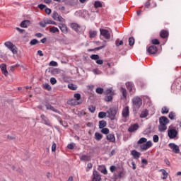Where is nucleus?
<instances>
[{
    "instance_id": "nucleus-58",
    "label": "nucleus",
    "mask_w": 181,
    "mask_h": 181,
    "mask_svg": "<svg viewBox=\"0 0 181 181\" xmlns=\"http://www.w3.org/2000/svg\"><path fill=\"white\" fill-rule=\"evenodd\" d=\"M56 148H57L56 143L54 142L52 146V152H56Z\"/></svg>"
},
{
    "instance_id": "nucleus-40",
    "label": "nucleus",
    "mask_w": 181,
    "mask_h": 181,
    "mask_svg": "<svg viewBox=\"0 0 181 181\" xmlns=\"http://www.w3.org/2000/svg\"><path fill=\"white\" fill-rule=\"evenodd\" d=\"M147 141H148V139H146V138L142 137V138H141V139L137 141V144H145V142H146Z\"/></svg>"
},
{
    "instance_id": "nucleus-32",
    "label": "nucleus",
    "mask_w": 181,
    "mask_h": 181,
    "mask_svg": "<svg viewBox=\"0 0 181 181\" xmlns=\"http://www.w3.org/2000/svg\"><path fill=\"white\" fill-rule=\"evenodd\" d=\"M45 107L47 110H50L51 111H54V112H57V110L49 104L46 105Z\"/></svg>"
},
{
    "instance_id": "nucleus-30",
    "label": "nucleus",
    "mask_w": 181,
    "mask_h": 181,
    "mask_svg": "<svg viewBox=\"0 0 181 181\" xmlns=\"http://www.w3.org/2000/svg\"><path fill=\"white\" fill-rule=\"evenodd\" d=\"M95 36H97V31L95 30L89 31V37H90V39L95 37Z\"/></svg>"
},
{
    "instance_id": "nucleus-24",
    "label": "nucleus",
    "mask_w": 181,
    "mask_h": 181,
    "mask_svg": "<svg viewBox=\"0 0 181 181\" xmlns=\"http://www.w3.org/2000/svg\"><path fill=\"white\" fill-rule=\"evenodd\" d=\"M30 25V21L28 20H25L21 22V28H28Z\"/></svg>"
},
{
    "instance_id": "nucleus-20",
    "label": "nucleus",
    "mask_w": 181,
    "mask_h": 181,
    "mask_svg": "<svg viewBox=\"0 0 181 181\" xmlns=\"http://www.w3.org/2000/svg\"><path fill=\"white\" fill-rule=\"evenodd\" d=\"M148 115H149V111L147 109H144L140 114V118H146Z\"/></svg>"
},
{
    "instance_id": "nucleus-1",
    "label": "nucleus",
    "mask_w": 181,
    "mask_h": 181,
    "mask_svg": "<svg viewBox=\"0 0 181 181\" xmlns=\"http://www.w3.org/2000/svg\"><path fill=\"white\" fill-rule=\"evenodd\" d=\"M169 123V119L165 116H162L159 118L158 129L160 132H163L168 129V124Z\"/></svg>"
},
{
    "instance_id": "nucleus-38",
    "label": "nucleus",
    "mask_w": 181,
    "mask_h": 181,
    "mask_svg": "<svg viewBox=\"0 0 181 181\" xmlns=\"http://www.w3.org/2000/svg\"><path fill=\"white\" fill-rule=\"evenodd\" d=\"M169 112V108L168 107L164 106L161 110L162 114H168Z\"/></svg>"
},
{
    "instance_id": "nucleus-26",
    "label": "nucleus",
    "mask_w": 181,
    "mask_h": 181,
    "mask_svg": "<svg viewBox=\"0 0 181 181\" xmlns=\"http://www.w3.org/2000/svg\"><path fill=\"white\" fill-rule=\"evenodd\" d=\"M168 35H169V33L165 30H161V32L160 33V36L163 39L168 37Z\"/></svg>"
},
{
    "instance_id": "nucleus-8",
    "label": "nucleus",
    "mask_w": 181,
    "mask_h": 181,
    "mask_svg": "<svg viewBox=\"0 0 181 181\" xmlns=\"http://www.w3.org/2000/svg\"><path fill=\"white\" fill-rule=\"evenodd\" d=\"M52 17L54 21H57L58 22H63V21H64V18H63L62 16L59 15L56 11L52 13Z\"/></svg>"
},
{
    "instance_id": "nucleus-35",
    "label": "nucleus",
    "mask_w": 181,
    "mask_h": 181,
    "mask_svg": "<svg viewBox=\"0 0 181 181\" xmlns=\"http://www.w3.org/2000/svg\"><path fill=\"white\" fill-rule=\"evenodd\" d=\"M105 101H106L107 103L112 101V95H107L105 98Z\"/></svg>"
},
{
    "instance_id": "nucleus-10",
    "label": "nucleus",
    "mask_w": 181,
    "mask_h": 181,
    "mask_svg": "<svg viewBox=\"0 0 181 181\" xmlns=\"http://www.w3.org/2000/svg\"><path fill=\"white\" fill-rule=\"evenodd\" d=\"M92 181H101V175L97 170H93Z\"/></svg>"
},
{
    "instance_id": "nucleus-57",
    "label": "nucleus",
    "mask_w": 181,
    "mask_h": 181,
    "mask_svg": "<svg viewBox=\"0 0 181 181\" xmlns=\"http://www.w3.org/2000/svg\"><path fill=\"white\" fill-rule=\"evenodd\" d=\"M45 11L47 15H50V13H52V9L49 8H45Z\"/></svg>"
},
{
    "instance_id": "nucleus-21",
    "label": "nucleus",
    "mask_w": 181,
    "mask_h": 181,
    "mask_svg": "<svg viewBox=\"0 0 181 181\" xmlns=\"http://www.w3.org/2000/svg\"><path fill=\"white\" fill-rule=\"evenodd\" d=\"M106 139L109 141V142H115V136L112 134H107Z\"/></svg>"
},
{
    "instance_id": "nucleus-5",
    "label": "nucleus",
    "mask_w": 181,
    "mask_h": 181,
    "mask_svg": "<svg viewBox=\"0 0 181 181\" xmlns=\"http://www.w3.org/2000/svg\"><path fill=\"white\" fill-rule=\"evenodd\" d=\"M169 148L172 149V152L174 153H180V149L179 148V146L176 145L175 143H170L168 144Z\"/></svg>"
},
{
    "instance_id": "nucleus-54",
    "label": "nucleus",
    "mask_w": 181,
    "mask_h": 181,
    "mask_svg": "<svg viewBox=\"0 0 181 181\" xmlns=\"http://www.w3.org/2000/svg\"><path fill=\"white\" fill-rule=\"evenodd\" d=\"M152 145H153L152 144L151 141H148L146 142V146H147V148L149 149V148H151Z\"/></svg>"
},
{
    "instance_id": "nucleus-39",
    "label": "nucleus",
    "mask_w": 181,
    "mask_h": 181,
    "mask_svg": "<svg viewBox=\"0 0 181 181\" xmlns=\"http://www.w3.org/2000/svg\"><path fill=\"white\" fill-rule=\"evenodd\" d=\"M175 117L176 113H175L174 112H170L168 115V118H170V119H174Z\"/></svg>"
},
{
    "instance_id": "nucleus-52",
    "label": "nucleus",
    "mask_w": 181,
    "mask_h": 181,
    "mask_svg": "<svg viewBox=\"0 0 181 181\" xmlns=\"http://www.w3.org/2000/svg\"><path fill=\"white\" fill-rule=\"evenodd\" d=\"M86 112H84V110H81L79 112H78V117H84V115H86Z\"/></svg>"
},
{
    "instance_id": "nucleus-25",
    "label": "nucleus",
    "mask_w": 181,
    "mask_h": 181,
    "mask_svg": "<svg viewBox=\"0 0 181 181\" xmlns=\"http://www.w3.org/2000/svg\"><path fill=\"white\" fill-rule=\"evenodd\" d=\"M49 32H50V33H59L60 32V30H59L55 26H50L49 27Z\"/></svg>"
},
{
    "instance_id": "nucleus-13",
    "label": "nucleus",
    "mask_w": 181,
    "mask_h": 181,
    "mask_svg": "<svg viewBox=\"0 0 181 181\" xmlns=\"http://www.w3.org/2000/svg\"><path fill=\"white\" fill-rule=\"evenodd\" d=\"M126 87L130 93H135V86H134V83H132V82L126 83Z\"/></svg>"
},
{
    "instance_id": "nucleus-9",
    "label": "nucleus",
    "mask_w": 181,
    "mask_h": 181,
    "mask_svg": "<svg viewBox=\"0 0 181 181\" xmlns=\"http://www.w3.org/2000/svg\"><path fill=\"white\" fill-rule=\"evenodd\" d=\"M58 26L62 33H64L65 35H67V33H69V28H67V25L66 24L59 23Z\"/></svg>"
},
{
    "instance_id": "nucleus-11",
    "label": "nucleus",
    "mask_w": 181,
    "mask_h": 181,
    "mask_svg": "<svg viewBox=\"0 0 181 181\" xmlns=\"http://www.w3.org/2000/svg\"><path fill=\"white\" fill-rule=\"evenodd\" d=\"M122 115L123 118H128L129 117V107L126 106L123 108L122 112Z\"/></svg>"
},
{
    "instance_id": "nucleus-15",
    "label": "nucleus",
    "mask_w": 181,
    "mask_h": 181,
    "mask_svg": "<svg viewBox=\"0 0 181 181\" xmlns=\"http://www.w3.org/2000/svg\"><path fill=\"white\" fill-rule=\"evenodd\" d=\"M40 118L42 121H44V124L45 125H47L48 127H52V123L50 122V120L45 115H41Z\"/></svg>"
},
{
    "instance_id": "nucleus-56",
    "label": "nucleus",
    "mask_w": 181,
    "mask_h": 181,
    "mask_svg": "<svg viewBox=\"0 0 181 181\" xmlns=\"http://www.w3.org/2000/svg\"><path fill=\"white\" fill-rule=\"evenodd\" d=\"M151 43L153 45H159L160 42H159V40L158 39H153L151 40Z\"/></svg>"
},
{
    "instance_id": "nucleus-61",
    "label": "nucleus",
    "mask_w": 181,
    "mask_h": 181,
    "mask_svg": "<svg viewBox=\"0 0 181 181\" xmlns=\"http://www.w3.org/2000/svg\"><path fill=\"white\" fill-rule=\"evenodd\" d=\"M38 8H39V9H41V10L46 9V5H45V4H39L38 5Z\"/></svg>"
},
{
    "instance_id": "nucleus-29",
    "label": "nucleus",
    "mask_w": 181,
    "mask_h": 181,
    "mask_svg": "<svg viewBox=\"0 0 181 181\" xmlns=\"http://www.w3.org/2000/svg\"><path fill=\"white\" fill-rule=\"evenodd\" d=\"M160 172H162V175H163L162 179H163V180H165V179H168V172H166L165 169L160 170Z\"/></svg>"
},
{
    "instance_id": "nucleus-22",
    "label": "nucleus",
    "mask_w": 181,
    "mask_h": 181,
    "mask_svg": "<svg viewBox=\"0 0 181 181\" xmlns=\"http://www.w3.org/2000/svg\"><path fill=\"white\" fill-rule=\"evenodd\" d=\"M81 160H83L84 162H90V160H91V158H90L89 156L87 155H82L80 157Z\"/></svg>"
},
{
    "instance_id": "nucleus-19",
    "label": "nucleus",
    "mask_w": 181,
    "mask_h": 181,
    "mask_svg": "<svg viewBox=\"0 0 181 181\" xmlns=\"http://www.w3.org/2000/svg\"><path fill=\"white\" fill-rule=\"evenodd\" d=\"M131 155H132L134 159H139V158L141 157V153L136 151V150L132 151Z\"/></svg>"
},
{
    "instance_id": "nucleus-17",
    "label": "nucleus",
    "mask_w": 181,
    "mask_h": 181,
    "mask_svg": "<svg viewBox=\"0 0 181 181\" xmlns=\"http://www.w3.org/2000/svg\"><path fill=\"white\" fill-rule=\"evenodd\" d=\"M0 69L2 71V74H4V76H8L9 73L8 72V70L6 69V64H2L0 65Z\"/></svg>"
},
{
    "instance_id": "nucleus-6",
    "label": "nucleus",
    "mask_w": 181,
    "mask_h": 181,
    "mask_svg": "<svg viewBox=\"0 0 181 181\" xmlns=\"http://www.w3.org/2000/svg\"><path fill=\"white\" fill-rule=\"evenodd\" d=\"M168 135L170 139H175L177 136V131L175 129H170L168 130Z\"/></svg>"
},
{
    "instance_id": "nucleus-53",
    "label": "nucleus",
    "mask_w": 181,
    "mask_h": 181,
    "mask_svg": "<svg viewBox=\"0 0 181 181\" xmlns=\"http://www.w3.org/2000/svg\"><path fill=\"white\" fill-rule=\"evenodd\" d=\"M50 83H51V84H52V86H54V84H56V83H57V80H56L55 78L52 77L50 78Z\"/></svg>"
},
{
    "instance_id": "nucleus-42",
    "label": "nucleus",
    "mask_w": 181,
    "mask_h": 181,
    "mask_svg": "<svg viewBox=\"0 0 181 181\" xmlns=\"http://www.w3.org/2000/svg\"><path fill=\"white\" fill-rule=\"evenodd\" d=\"M153 141L155 144L159 142V136L155 134L153 136Z\"/></svg>"
},
{
    "instance_id": "nucleus-18",
    "label": "nucleus",
    "mask_w": 181,
    "mask_h": 181,
    "mask_svg": "<svg viewBox=\"0 0 181 181\" xmlns=\"http://www.w3.org/2000/svg\"><path fill=\"white\" fill-rule=\"evenodd\" d=\"M139 128V126L138 124H134L130 126V127L128 129L129 132H135V131H137Z\"/></svg>"
},
{
    "instance_id": "nucleus-44",
    "label": "nucleus",
    "mask_w": 181,
    "mask_h": 181,
    "mask_svg": "<svg viewBox=\"0 0 181 181\" xmlns=\"http://www.w3.org/2000/svg\"><path fill=\"white\" fill-rule=\"evenodd\" d=\"M88 110H89L90 112L94 113V112H95V106L90 105L88 107Z\"/></svg>"
},
{
    "instance_id": "nucleus-47",
    "label": "nucleus",
    "mask_w": 181,
    "mask_h": 181,
    "mask_svg": "<svg viewBox=\"0 0 181 181\" xmlns=\"http://www.w3.org/2000/svg\"><path fill=\"white\" fill-rule=\"evenodd\" d=\"M90 59L92 60H96L97 61L98 59H100V56L98 54H92L90 56Z\"/></svg>"
},
{
    "instance_id": "nucleus-27",
    "label": "nucleus",
    "mask_w": 181,
    "mask_h": 181,
    "mask_svg": "<svg viewBox=\"0 0 181 181\" xmlns=\"http://www.w3.org/2000/svg\"><path fill=\"white\" fill-rule=\"evenodd\" d=\"M95 43H96L98 46H100L95 48V50H101V49H104V47H105V44H101V42L98 41L95 42Z\"/></svg>"
},
{
    "instance_id": "nucleus-23",
    "label": "nucleus",
    "mask_w": 181,
    "mask_h": 181,
    "mask_svg": "<svg viewBox=\"0 0 181 181\" xmlns=\"http://www.w3.org/2000/svg\"><path fill=\"white\" fill-rule=\"evenodd\" d=\"M121 93L122 94L121 99L122 100H127V89L124 88H121Z\"/></svg>"
},
{
    "instance_id": "nucleus-46",
    "label": "nucleus",
    "mask_w": 181,
    "mask_h": 181,
    "mask_svg": "<svg viewBox=\"0 0 181 181\" xmlns=\"http://www.w3.org/2000/svg\"><path fill=\"white\" fill-rule=\"evenodd\" d=\"M117 169H118V168L115 165H111L110 167V170L112 173H114V172H115V170H117Z\"/></svg>"
},
{
    "instance_id": "nucleus-63",
    "label": "nucleus",
    "mask_w": 181,
    "mask_h": 181,
    "mask_svg": "<svg viewBox=\"0 0 181 181\" xmlns=\"http://www.w3.org/2000/svg\"><path fill=\"white\" fill-rule=\"evenodd\" d=\"M118 177H119V179H121L122 177H124V171H120L118 173Z\"/></svg>"
},
{
    "instance_id": "nucleus-48",
    "label": "nucleus",
    "mask_w": 181,
    "mask_h": 181,
    "mask_svg": "<svg viewBox=\"0 0 181 181\" xmlns=\"http://www.w3.org/2000/svg\"><path fill=\"white\" fill-rule=\"evenodd\" d=\"M39 25L40 26H41V28H46V25H47L46 23V20H44L43 21H40L39 23Z\"/></svg>"
},
{
    "instance_id": "nucleus-64",
    "label": "nucleus",
    "mask_w": 181,
    "mask_h": 181,
    "mask_svg": "<svg viewBox=\"0 0 181 181\" xmlns=\"http://www.w3.org/2000/svg\"><path fill=\"white\" fill-rule=\"evenodd\" d=\"M84 12V11L81 10V11H78L75 13L76 16H80L81 15V13Z\"/></svg>"
},
{
    "instance_id": "nucleus-41",
    "label": "nucleus",
    "mask_w": 181,
    "mask_h": 181,
    "mask_svg": "<svg viewBox=\"0 0 181 181\" xmlns=\"http://www.w3.org/2000/svg\"><path fill=\"white\" fill-rule=\"evenodd\" d=\"M129 46H134V45H135V40L134 39V37L129 38Z\"/></svg>"
},
{
    "instance_id": "nucleus-50",
    "label": "nucleus",
    "mask_w": 181,
    "mask_h": 181,
    "mask_svg": "<svg viewBox=\"0 0 181 181\" xmlns=\"http://www.w3.org/2000/svg\"><path fill=\"white\" fill-rule=\"evenodd\" d=\"M49 66H52V67H57L58 64H57L56 62H54V61H51V62H49Z\"/></svg>"
},
{
    "instance_id": "nucleus-37",
    "label": "nucleus",
    "mask_w": 181,
    "mask_h": 181,
    "mask_svg": "<svg viewBox=\"0 0 181 181\" xmlns=\"http://www.w3.org/2000/svg\"><path fill=\"white\" fill-rule=\"evenodd\" d=\"M95 8H103V4H101L99 1H96L94 3Z\"/></svg>"
},
{
    "instance_id": "nucleus-59",
    "label": "nucleus",
    "mask_w": 181,
    "mask_h": 181,
    "mask_svg": "<svg viewBox=\"0 0 181 181\" xmlns=\"http://www.w3.org/2000/svg\"><path fill=\"white\" fill-rule=\"evenodd\" d=\"M106 95H112V90L111 89H107L105 92Z\"/></svg>"
},
{
    "instance_id": "nucleus-2",
    "label": "nucleus",
    "mask_w": 181,
    "mask_h": 181,
    "mask_svg": "<svg viewBox=\"0 0 181 181\" xmlns=\"http://www.w3.org/2000/svg\"><path fill=\"white\" fill-rule=\"evenodd\" d=\"M132 108L134 111H138L142 107V98L139 96H136L132 98Z\"/></svg>"
},
{
    "instance_id": "nucleus-12",
    "label": "nucleus",
    "mask_w": 181,
    "mask_h": 181,
    "mask_svg": "<svg viewBox=\"0 0 181 181\" xmlns=\"http://www.w3.org/2000/svg\"><path fill=\"white\" fill-rule=\"evenodd\" d=\"M147 52L150 54H155L158 52V47L155 45H151L147 48Z\"/></svg>"
},
{
    "instance_id": "nucleus-43",
    "label": "nucleus",
    "mask_w": 181,
    "mask_h": 181,
    "mask_svg": "<svg viewBox=\"0 0 181 181\" xmlns=\"http://www.w3.org/2000/svg\"><path fill=\"white\" fill-rule=\"evenodd\" d=\"M74 98H76V101H80V100L81 99V95H80V93H75L74 95Z\"/></svg>"
},
{
    "instance_id": "nucleus-16",
    "label": "nucleus",
    "mask_w": 181,
    "mask_h": 181,
    "mask_svg": "<svg viewBox=\"0 0 181 181\" xmlns=\"http://www.w3.org/2000/svg\"><path fill=\"white\" fill-rule=\"evenodd\" d=\"M99 172H101L103 175H108V171L107 170V167L105 165H102L98 167Z\"/></svg>"
},
{
    "instance_id": "nucleus-4",
    "label": "nucleus",
    "mask_w": 181,
    "mask_h": 181,
    "mask_svg": "<svg viewBox=\"0 0 181 181\" xmlns=\"http://www.w3.org/2000/svg\"><path fill=\"white\" fill-rule=\"evenodd\" d=\"M107 117L110 119H115V115H117V110L115 108H110L106 112Z\"/></svg>"
},
{
    "instance_id": "nucleus-34",
    "label": "nucleus",
    "mask_w": 181,
    "mask_h": 181,
    "mask_svg": "<svg viewBox=\"0 0 181 181\" xmlns=\"http://www.w3.org/2000/svg\"><path fill=\"white\" fill-rule=\"evenodd\" d=\"M107 112H100L98 113V118L103 119V118H105V117H107Z\"/></svg>"
},
{
    "instance_id": "nucleus-33",
    "label": "nucleus",
    "mask_w": 181,
    "mask_h": 181,
    "mask_svg": "<svg viewBox=\"0 0 181 181\" xmlns=\"http://www.w3.org/2000/svg\"><path fill=\"white\" fill-rule=\"evenodd\" d=\"M68 88H69V90H73L74 91L77 90V85H74L73 83H69L68 85Z\"/></svg>"
},
{
    "instance_id": "nucleus-3",
    "label": "nucleus",
    "mask_w": 181,
    "mask_h": 181,
    "mask_svg": "<svg viewBox=\"0 0 181 181\" xmlns=\"http://www.w3.org/2000/svg\"><path fill=\"white\" fill-rule=\"evenodd\" d=\"M4 46L8 47L13 54H16V53H18L16 46H15V45H13V43H12L11 41H6L4 42Z\"/></svg>"
},
{
    "instance_id": "nucleus-28",
    "label": "nucleus",
    "mask_w": 181,
    "mask_h": 181,
    "mask_svg": "<svg viewBox=\"0 0 181 181\" xmlns=\"http://www.w3.org/2000/svg\"><path fill=\"white\" fill-rule=\"evenodd\" d=\"M105 127H107V122L105 120H101L99 122L100 129H103V128H105Z\"/></svg>"
},
{
    "instance_id": "nucleus-51",
    "label": "nucleus",
    "mask_w": 181,
    "mask_h": 181,
    "mask_svg": "<svg viewBox=\"0 0 181 181\" xmlns=\"http://www.w3.org/2000/svg\"><path fill=\"white\" fill-rule=\"evenodd\" d=\"M140 148L141 151H146L148 149L146 144L141 145Z\"/></svg>"
},
{
    "instance_id": "nucleus-7",
    "label": "nucleus",
    "mask_w": 181,
    "mask_h": 181,
    "mask_svg": "<svg viewBox=\"0 0 181 181\" xmlns=\"http://www.w3.org/2000/svg\"><path fill=\"white\" fill-rule=\"evenodd\" d=\"M101 36H103L105 39L110 40L111 37V34H110V31L105 29H100Z\"/></svg>"
},
{
    "instance_id": "nucleus-14",
    "label": "nucleus",
    "mask_w": 181,
    "mask_h": 181,
    "mask_svg": "<svg viewBox=\"0 0 181 181\" xmlns=\"http://www.w3.org/2000/svg\"><path fill=\"white\" fill-rule=\"evenodd\" d=\"M71 29H73L74 30H75V32H81V26H80V25L76 23H72L71 24Z\"/></svg>"
},
{
    "instance_id": "nucleus-45",
    "label": "nucleus",
    "mask_w": 181,
    "mask_h": 181,
    "mask_svg": "<svg viewBox=\"0 0 181 181\" xmlns=\"http://www.w3.org/2000/svg\"><path fill=\"white\" fill-rule=\"evenodd\" d=\"M37 43H39V41H37L36 39H33L30 42V45L31 46H35V45H37Z\"/></svg>"
},
{
    "instance_id": "nucleus-55",
    "label": "nucleus",
    "mask_w": 181,
    "mask_h": 181,
    "mask_svg": "<svg viewBox=\"0 0 181 181\" xmlns=\"http://www.w3.org/2000/svg\"><path fill=\"white\" fill-rule=\"evenodd\" d=\"M44 88H45V90H48V91H50V90H52V86H50V85L46 83L44 85Z\"/></svg>"
},
{
    "instance_id": "nucleus-31",
    "label": "nucleus",
    "mask_w": 181,
    "mask_h": 181,
    "mask_svg": "<svg viewBox=\"0 0 181 181\" xmlns=\"http://www.w3.org/2000/svg\"><path fill=\"white\" fill-rule=\"evenodd\" d=\"M95 139L96 141H101V139H103V134L98 132L95 133Z\"/></svg>"
},
{
    "instance_id": "nucleus-49",
    "label": "nucleus",
    "mask_w": 181,
    "mask_h": 181,
    "mask_svg": "<svg viewBox=\"0 0 181 181\" xmlns=\"http://www.w3.org/2000/svg\"><path fill=\"white\" fill-rule=\"evenodd\" d=\"M96 93L98 94H103V93H104V89L103 88H97Z\"/></svg>"
},
{
    "instance_id": "nucleus-36",
    "label": "nucleus",
    "mask_w": 181,
    "mask_h": 181,
    "mask_svg": "<svg viewBox=\"0 0 181 181\" xmlns=\"http://www.w3.org/2000/svg\"><path fill=\"white\" fill-rule=\"evenodd\" d=\"M102 134H104L105 135H108L110 134V129L108 128H102L101 129Z\"/></svg>"
},
{
    "instance_id": "nucleus-60",
    "label": "nucleus",
    "mask_w": 181,
    "mask_h": 181,
    "mask_svg": "<svg viewBox=\"0 0 181 181\" xmlns=\"http://www.w3.org/2000/svg\"><path fill=\"white\" fill-rule=\"evenodd\" d=\"M93 73H94V74H101L102 72H101V71L95 69L93 70Z\"/></svg>"
},
{
    "instance_id": "nucleus-62",
    "label": "nucleus",
    "mask_w": 181,
    "mask_h": 181,
    "mask_svg": "<svg viewBox=\"0 0 181 181\" xmlns=\"http://www.w3.org/2000/svg\"><path fill=\"white\" fill-rule=\"evenodd\" d=\"M122 45H124V42L122 40H120L119 42H116V46L118 47L119 46H122Z\"/></svg>"
}]
</instances>
